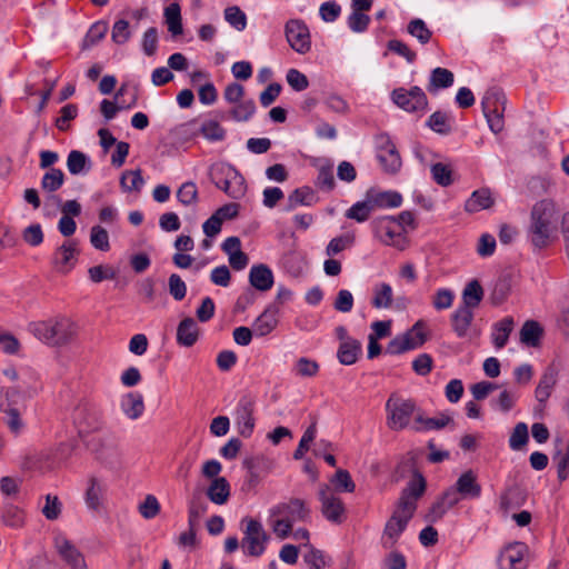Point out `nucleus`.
Listing matches in <instances>:
<instances>
[{
    "label": "nucleus",
    "mask_w": 569,
    "mask_h": 569,
    "mask_svg": "<svg viewBox=\"0 0 569 569\" xmlns=\"http://www.w3.org/2000/svg\"><path fill=\"white\" fill-rule=\"evenodd\" d=\"M408 32L415 37L421 44H426L431 39L432 32L421 19H413L407 27Z\"/></svg>",
    "instance_id": "51"
},
{
    "label": "nucleus",
    "mask_w": 569,
    "mask_h": 569,
    "mask_svg": "<svg viewBox=\"0 0 569 569\" xmlns=\"http://www.w3.org/2000/svg\"><path fill=\"white\" fill-rule=\"evenodd\" d=\"M387 426L391 430H402L409 426L410 419L416 411V403L411 399H403L391 395L386 402Z\"/></svg>",
    "instance_id": "3"
},
{
    "label": "nucleus",
    "mask_w": 569,
    "mask_h": 569,
    "mask_svg": "<svg viewBox=\"0 0 569 569\" xmlns=\"http://www.w3.org/2000/svg\"><path fill=\"white\" fill-rule=\"evenodd\" d=\"M557 382V371L553 367H548L543 372L535 391L536 399L543 403L551 395V390Z\"/></svg>",
    "instance_id": "31"
},
{
    "label": "nucleus",
    "mask_w": 569,
    "mask_h": 569,
    "mask_svg": "<svg viewBox=\"0 0 569 569\" xmlns=\"http://www.w3.org/2000/svg\"><path fill=\"white\" fill-rule=\"evenodd\" d=\"M393 291L389 283L381 282L373 288L371 305L376 309H388L392 306Z\"/></svg>",
    "instance_id": "40"
},
{
    "label": "nucleus",
    "mask_w": 569,
    "mask_h": 569,
    "mask_svg": "<svg viewBox=\"0 0 569 569\" xmlns=\"http://www.w3.org/2000/svg\"><path fill=\"white\" fill-rule=\"evenodd\" d=\"M528 426L519 422L515 426L509 439V446L512 450H521L528 442Z\"/></svg>",
    "instance_id": "55"
},
{
    "label": "nucleus",
    "mask_w": 569,
    "mask_h": 569,
    "mask_svg": "<svg viewBox=\"0 0 569 569\" xmlns=\"http://www.w3.org/2000/svg\"><path fill=\"white\" fill-rule=\"evenodd\" d=\"M453 488L463 499H477L481 495V486L471 470L463 472L456 481Z\"/></svg>",
    "instance_id": "20"
},
{
    "label": "nucleus",
    "mask_w": 569,
    "mask_h": 569,
    "mask_svg": "<svg viewBox=\"0 0 569 569\" xmlns=\"http://www.w3.org/2000/svg\"><path fill=\"white\" fill-rule=\"evenodd\" d=\"M321 512L325 518L333 523H341L345 519V506L340 498L332 495L326 486L319 491Z\"/></svg>",
    "instance_id": "14"
},
{
    "label": "nucleus",
    "mask_w": 569,
    "mask_h": 569,
    "mask_svg": "<svg viewBox=\"0 0 569 569\" xmlns=\"http://www.w3.org/2000/svg\"><path fill=\"white\" fill-rule=\"evenodd\" d=\"M378 153L377 158L387 173H396L402 166L400 154L390 140L389 136L380 134L377 138Z\"/></svg>",
    "instance_id": "12"
},
{
    "label": "nucleus",
    "mask_w": 569,
    "mask_h": 569,
    "mask_svg": "<svg viewBox=\"0 0 569 569\" xmlns=\"http://www.w3.org/2000/svg\"><path fill=\"white\" fill-rule=\"evenodd\" d=\"M319 371V365L317 361L309 358H299L295 365V372L299 377L310 378L315 377Z\"/></svg>",
    "instance_id": "61"
},
{
    "label": "nucleus",
    "mask_w": 569,
    "mask_h": 569,
    "mask_svg": "<svg viewBox=\"0 0 569 569\" xmlns=\"http://www.w3.org/2000/svg\"><path fill=\"white\" fill-rule=\"evenodd\" d=\"M108 28L109 27L106 21H98L93 23L83 39V49L90 48L97 44L101 39H103L108 31Z\"/></svg>",
    "instance_id": "49"
},
{
    "label": "nucleus",
    "mask_w": 569,
    "mask_h": 569,
    "mask_svg": "<svg viewBox=\"0 0 569 569\" xmlns=\"http://www.w3.org/2000/svg\"><path fill=\"white\" fill-rule=\"evenodd\" d=\"M367 196L373 207L377 208H397L402 203V197L397 191H381L377 192L369 190Z\"/></svg>",
    "instance_id": "27"
},
{
    "label": "nucleus",
    "mask_w": 569,
    "mask_h": 569,
    "mask_svg": "<svg viewBox=\"0 0 569 569\" xmlns=\"http://www.w3.org/2000/svg\"><path fill=\"white\" fill-rule=\"evenodd\" d=\"M233 104L234 107L230 110V113L237 121H247L256 111L253 100H240Z\"/></svg>",
    "instance_id": "57"
},
{
    "label": "nucleus",
    "mask_w": 569,
    "mask_h": 569,
    "mask_svg": "<svg viewBox=\"0 0 569 569\" xmlns=\"http://www.w3.org/2000/svg\"><path fill=\"white\" fill-rule=\"evenodd\" d=\"M144 184L141 170H126L122 172L120 178V186L126 192H140Z\"/></svg>",
    "instance_id": "43"
},
{
    "label": "nucleus",
    "mask_w": 569,
    "mask_h": 569,
    "mask_svg": "<svg viewBox=\"0 0 569 569\" xmlns=\"http://www.w3.org/2000/svg\"><path fill=\"white\" fill-rule=\"evenodd\" d=\"M332 483L336 486L338 491L353 492L356 485L351 479L350 473L345 469H339L332 478Z\"/></svg>",
    "instance_id": "62"
},
{
    "label": "nucleus",
    "mask_w": 569,
    "mask_h": 569,
    "mask_svg": "<svg viewBox=\"0 0 569 569\" xmlns=\"http://www.w3.org/2000/svg\"><path fill=\"white\" fill-rule=\"evenodd\" d=\"M426 489L425 478L420 473H416V478L411 480L408 486L402 490L398 501V507H402V502H407L412 507V513L417 508V499L422 496Z\"/></svg>",
    "instance_id": "21"
},
{
    "label": "nucleus",
    "mask_w": 569,
    "mask_h": 569,
    "mask_svg": "<svg viewBox=\"0 0 569 569\" xmlns=\"http://www.w3.org/2000/svg\"><path fill=\"white\" fill-rule=\"evenodd\" d=\"M373 207L366 196L363 201H358L353 206H351L345 213L348 219L356 220L357 222H365L369 219L371 212L373 211Z\"/></svg>",
    "instance_id": "44"
},
{
    "label": "nucleus",
    "mask_w": 569,
    "mask_h": 569,
    "mask_svg": "<svg viewBox=\"0 0 569 569\" xmlns=\"http://www.w3.org/2000/svg\"><path fill=\"white\" fill-rule=\"evenodd\" d=\"M286 39L296 52L305 54L311 49V39L308 27L302 20L291 19L284 26Z\"/></svg>",
    "instance_id": "11"
},
{
    "label": "nucleus",
    "mask_w": 569,
    "mask_h": 569,
    "mask_svg": "<svg viewBox=\"0 0 569 569\" xmlns=\"http://www.w3.org/2000/svg\"><path fill=\"white\" fill-rule=\"evenodd\" d=\"M543 329L535 320H527L520 330V341L528 347H537L540 343Z\"/></svg>",
    "instance_id": "36"
},
{
    "label": "nucleus",
    "mask_w": 569,
    "mask_h": 569,
    "mask_svg": "<svg viewBox=\"0 0 569 569\" xmlns=\"http://www.w3.org/2000/svg\"><path fill=\"white\" fill-rule=\"evenodd\" d=\"M199 131L209 141H221L226 134L224 129L214 120L203 121Z\"/></svg>",
    "instance_id": "52"
},
{
    "label": "nucleus",
    "mask_w": 569,
    "mask_h": 569,
    "mask_svg": "<svg viewBox=\"0 0 569 569\" xmlns=\"http://www.w3.org/2000/svg\"><path fill=\"white\" fill-rule=\"evenodd\" d=\"M28 330L38 340L51 347L66 346L77 333L74 322L63 316L42 321L30 322Z\"/></svg>",
    "instance_id": "2"
},
{
    "label": "nucleus",
    "mask_w": 569,
    "mask_h": 569,
    "mask_svg": "<svg viewBox=\"0 0 569 569\" xmlns=\"http://www.w3.org/2000/svg\"><path fill=\"white\" fill-rule=\"evenodd\" d=\"M92 163L89 157L79 150H72L67 158V168L73 176L86 174L91 170Z\"/></svg>",
    "instance_id": "29"
},
{
    "label": "nucleus",
    "mask_w": 569,
    "mask_h": 569,
    "mask_svg": "<svg viewBox=\"0 0 569 569\" xmlns=\"http://www.w3.org/2000/svg\"><path fill=\"white\" fill-rule=\"evenodd\" d=\"M483 298V289L478 280L469 281L462 291V305L460 307L473 310Z\"/></svg>",
    "instance_id": "33"
},
{
    "label": "nucleus",
    "mask_w": 569,
    "mask_h": 569,
    "mask_svg": "<svg viewBox=\"0 0 569 569\" xmlns=\"http://www.w3.org/2000/svg\"><path fill=\"white\" fill-rule=\"evenodd\" d=\"M179 202L186 207L196 206L198 202V188L194 182L187 181L177 190Z\"/></svg>",
    "instance_id": "48"
},
{
    "label": "nucleus",
    "mask_w": 569,
    "mask_h": 569,
    "mask_svg": "<svg viewBox=\"0 0 569 569\" xmlns=\"http://www.w3.org/2000/svg\"><path fill=\"white\" fill-rule=\"evenodd\" d=\"M315 202V192L308 188H298L288 197L287 211L295 210L298 206H311Z\"/></svg>",
    "instance_id": "42"
},
{
    "label": "nucleus",
    "mask_w": 569,
    "mask_h": 569,
    "mask_svg": "<svg viewBox=\"0 0 569 569\" xmlns=\"http://www.w3.org/2000/svg\"><path fill=\"white\" fill-rule=\"evenodd\" d=\"M269 536L262 525L253 519H249L241 545L244 552L252 557L261 556L266 550V543Z\"/></svg>",
    "instance_id": "10"
},
{
    "label": "nucleus",
    "mask_w": 569,
    "mask_h": 569,
    "mask_svg": "<svg viewBox=\"0 0 569 569\" xmlns=\"http://www.w3.org/2000/svg\"><path fill=\"white\" fill-rule=\"evenodd\" d=\"M237 177V171L227 166L219 168L211 177L212 182L217 188L224 191L228 196L237 198L238 194L231 191V179Z\"/></svg>",
    "instance_id": "34"
},
{
    "label": "nucleus",
    "mask_w": 569,
    "mask_h": 569,
    "mask_svg": "<svg viewBox=\"0 0 569 569\" xmlns=\"http://www.w3.org/2000/svg\"><path fill=\"white\" fill-rule=\"evenodd\" d=\"M249 282L259 291H268L273 284L271 269L263 263L252 266L249 271Z\"/></svg>",
    "instance_id": "25"
},
{
    "label": "nucleus",
    "mask_w": 569,
    "mask_h": 569,
    "mask_svg": "<svg viewBox=\"0 0 569 569\" xmlns=\"http://www.w3.org/2000/svg\"><path fill=\"white\" fill-rule=\"evenodd\" d=\"M560 211L551 199L536 202L530 212L528 236L535 248H546L556 237Z\"/></svg>",
    "instance_id": "1"
},
{
    "label": "nucleus",
    "mask_w": 569,
    "mask_h": 569,
    "mask_svg": "<svg viewBox=\"0 0 569 569\" xmlns=\"http://www.w3.org/2000/svg\"><path fill=\"white\" fill-rule=\"evenodd\" d=\"M427 126L432 131L447 136L452 131V117L450 113L436 111L429 117Z\"/></svg>",
    "instance_id": "39"
},
{
    "label": "nucleus",
    "mask_w": 569,
    "mask_h": 569,
    "mask_svg": "<svg viewBox=\"0 0 569 569\" xmlns=\"http://www.w3.org/2000/svg\"><path fill=\"white\" fill-rule=\"evenodd\" d=\"M208 505L200 493H194L188 502V525L198 527L201 517L207 512Z\"/></svg>",
    "instance_id": "38"
},
{
    "label": "nucleus",
    "mask_w": 569,
    "mask_h": 569,
    "mask_svg": "<svg viewBox=\"0 0 569 569\" xmlns=\"http://www.w3.org/2000/svg\"><path fill=\"white\" fill-rule=\"evenodd\" d=\"M71 418L79 435L88 433L99 427L98 410L86 399L78 400L72 409Z\"/></svg>",
    "instance_id": "8"
},
{
    "label": "nucleus",
    "mask_w": 569,
    "mask_h": 569,
    "mask_svg": "<svg viewBox=\"0 0 569 569\" xmlns=\"http://www.w3.org/2000/svg\"><path fill=\"white\" fill-rule=\"evenodd\" d=\"M77 241H64L59 248H57L56 252L53 253L52 263L59 272L67 273L73 268L77 260Z\"/></svg>",
    "instance_id": "17"
},
{
    "label": "nucleus",
    "mask_w": 569,
    "mask_h": 569,
    "mask_svg": "<svg viewBox=\"0 0 569 569\" xmlns=\"http://www.w3.org/2000/svg\"><path fill=\"white\" fill-rule=\"evenodd\" d=\"M505 106L506 96L501 90L489 89L486 91L481 107L488 126L493 133H499L503 129Z\"/></svg>",
    "instance_id": "4"
},
{
    "label": "nucleus",
    "mask_w": 569,
    "mask_h": 569,
    "mask_svg": "<svg viewBox=\"0 0 569 569\" xmlns=\"http://www.w3.org/2000/svg\"><path fill=\"white\" fill-rule=\"evenodd\" d=\"M160 503L157 497L153 495H147L144 500L138 506L139 513L147 520L157 517L160 512Z\"/></svg>",
    "instance_id": "56"
},
{
    "label": "nucleus",
    "mask_w": 569,
    "mask_h": 569,
    "mask_svg": "<svg viewBox=\"0 0 569 569\" xmlns=\"http://www.w3.org/2000/svg\"><path fill=\"white\" fill-rule=\"evenodd\" d=\"M416 425L413 426L415 431H428V430H440L452 422L450 416L441 413L433 418H423L418 415L415 419Z\"/></svg>",
    "instance_id": "35"
},
{
    "label": "nucleus",
    "mask_w": 569,
    "mask_h": 569,
    "mask_svg": "<svg viewBox=\"0 0 569 569\" xmlns=\"http://www.w3.org/2000/svg\"><path fill=\"white\" fill-rule=\"evenodd\" d=\"M473 320V310L458 307L456 311L451 315V326L452 330L459 338H463L467 336L468 330Z\"/></svg>",
    "instance_id": "28"
},
{
    "label": "nucleus",
    "mask_w": 569,
    "mask_h": 569,
    "mask_svg": "<svg viewBox=\"0 0 569 569\" xmlns=\"http://www.w3.org/2000/svg\"><path fill=\"white\" fill-rule=\"evenodd\" d=\"M97 460L109 470H118L122 462V450L113 437H101L94 449Z\"/></svg>",
    "instance_id": "9"
},
{
    "label": "nucleus",
    "mask_w": 569,
    "mask_h": 569,
    "mask_svg": "<svg viewBox=\"0 0 569 569\" xmlns=\"http://www.w3.org/2000/svg\"><path fill=\"white\" fill-rule=\"evenodd\" d=\"M317 433V422L313 421L303 432L297 449L293 452V459L300 460L309 450V445L315 440Z\"/></svg>",
    "instance_id": "53"
},
{
    "label": "nucleus",
    "mask_w": 569,
    "mask_h": 569,
    "mask_svg": "<svg viewBox=\"0 0 569 569\" xmlns=\"http://www.w3.org/2000/svg\"><path fill=\"white\" fill-rule=\"evenodd\" d=\"M90 242L98 250L108 251L110 249L108 231L100 226L91 228Z\"/></svg>",
    "instance_id": "60"
},
{
    "label": "nucleus",
    "mask_w": 569,
    "mask_h": 569,
    "mask_svg": "<svg viewBox=\"0 0 569 569\" xmlns=\"http://www.w3.org/2000/svg\"><path fill=\"white\" fill-rule=\"evenodd\" d=\"M375 236L386 246H392L403 250L406 248V236L401 226L395 217L383 216L372 221Z\"/></svg>",
    "instance_id": "6"
},
{
    "label": "nucleus",
    "mask_w": 569,
    "mask_h": 569,
    "mask_svg": "<svg viewBox=\"0 0 569 569\" xmlns=\"http://www.w3.org/2000/svg\"><path fill=\"white\" fill-rule=\"evenodd\" d=\"M425 323L422 320L417 321L411 329L406 331L402 336L407 338L412 349L421 347L426 342V335L423 331Z\"/></svg>",
    "instance_id": "59"
},
{
    "label": "nucleus",
    "mask_w": 569,
    "mask_h": 569,
    "mask_svg": "<svg viewBox=\"0 0 569 569\" xmlns=\"http://www.w3.org/2000/svg\"><path fill=\"white\" fill-rule=\"evenodd\" d=\"M453 83V73L445 68H436L432 70L430 76L429 91L437 90L439 88H448Z\"/></svg>",
    "instance_id": "47"
},
{
    "label": "nucleus",
    "mask_w": 569,
    "mask_h": 569,
    "mask_svg": "<svg viewBox=\"0 0 569 569\" xmlns=\"http://www.w3.org/2000/svg\"><path fill=\"white\" fill-rule=\"evenodd\" d=\"M252 413V401L248 398H242L237 407L236 420L238 423L239 433L244 438L250 437L254 428V418Z\"/></svg>",
    "instance_id": "18"
},
{
    "label": "nucleus",
    "mask_w": 569,
    "mask_h": 569,
    "mask_svg": "<svg viewBox=\"0 0 569 569\" xmlns=\"http://www.w3.org/2000/svg\"><path fill=\"white\" fill-rule=\"evenodd\" d=\"M527 546L522 542H513L505 547L499 557L498 566L500 569H525V555Z\"/></svg>",
    "instance_id": "15"
},
{
    "label": "nucleus",
    "mask_w": 569,
    "mask_h": 569,
    "mask_svg": "<svg viewBox=\"0 0 569 569\" xmlns=\"http://www.w3.org/2000/svg\"><path fill=\"white\" fill-rule=\"evenodd\" d=\"M131 37L129 22L124 19H120L114 22L111 32V39L118 44L126 43Z\"/></svg>",
    "instance_id": "63"
},
{
    "label": "nucleus",
    "mask_w": 569,
    "mask_h": 569,
    "mask_svg": "<svg viewBox=\"0 0 569 569\" xmlns=\"http://www.w3.org/2000/svg\"><path fill=\"white\" fill-rule=\"evenodd\" d=\"M64 182V173L60 169H49L41 179V189L46 192L59 190Z\"/></svg>",
    "instance_id": "46"
},
{
    "label": "nucleus",
    "mask_w": 569,
    "mask_h": 569,
    "mask_svg": "<svg viewBox=\"0 0 569 569\" xmlns=\"http://www.w3.org/2000/svg\"><path fill=\"white\" fill-rule=\"evenodd\" d=\"M525 497L519 488H511L500 498V508L508 512L511 509L519 508L523 503Z\"/></svg>",
    "instance_id": "50"
},
{
    "label": "nucleus",
    "mask_w": 569,
    "mask_h": 569,
    "mask_svg": "<svg viewBox=\"0 0 569 569\" xmlns=\"http://www.w3.org/2000/svg\"><path fill=\"white\" fill-rule=\"evenodd\" d=\"M169 293L177 301L182 300L187 295V286L181 277L172 273L168 279Z\"/></svg>",
    "instance_id": "64"
},
{
    "label": "nucleus",
    "mask_w": 569,
    "mask_h": 569,
    "mask_svg": "<svg viewBox=\"0 0 569 569\" xmlns=\"http://www.w3.org/2000/svg\"><path fill=\"white\" fill-rule=\"evenodd\" d=\"M392 101L407 112H425L428 107L426 93L419 87L409 90L397 88L391 93Z\"/></svg>",
    "instance_id": "7"
},
{
    "label": "nucleus",
    "mask_w": 569,
    "mask_h": 569,
    "mask_svg": "<svg viewBox=\"0 0 569 569\" xmlns=\"http://www.w3.org/2000/svg\"><path fill=\"white\" fill-rule=\"evenodd\" d=\"M164 20L168 26V31L173 36H180L183 32L181 9L177 2H173L164 8Z\"/></svg>",
    "instance_id": "37"
},
{
    "label": "nucleus",
    "mask_w": 569,
    "mask_h": 569,
    "mask_svg": "<svg viewBox=\"0 0 569 569\" xmlns=\"http://www.w3.org/2000/svg\"><path fill=\"white\" fill-rule=\"evenodd\" d=\"M107 491V485L103 480L91 476L87 481L84 501L90 510L98 511L101 508L103 497Z\"/></svg>",
    "instance_id": "19"
},
{
    "label": "nucleus",
    "mask_w": 569,
    "mask_h": 569,
    "mask_svg": "<svg viewBox=\"0 0 569 569\" xmlns=\"http://www.w3.org/2000/svg\"><path fill=\"white\" fill-rule=\"evenodd\" d=\"M207 496L216 505L226 503L230 496V485L227 479L223 477L214 478L207 489Z\"/></svg>",
    "instance_id": "30"
},
{
    "label": "nucleus",
    "mask_w": 569,
    "mask_h": 569,
    "mask_svg": "<svg viewBox=\"0 0 569 569\" xmlns=\"http://www.w3.org/2000/svg\"><path fill=\"white\" fill-rule=\"evenodd\" d=\"M278 513H286V518L290 520H305L309 510L306 508L305 502L300 499H292L288 505L278 507Z\"/></svg>",
    "instance_id": "45"
},
{
    "label": "nucleus",
    "mask_w": 569,
    "mask_h": 569,
    "mask_svg": "<svg viewBox=\"0 0 569 569\" xmlns=\"http://www.w3.org/2000/svg\"><path fill=\"white\" fill-rule=\"evenodd\" d=\"M495 199L489 189L482 188L472 192L470 198L466 201L465 209L468 212H478L492 207Z\"/></svg>",
    "instance_id": "26"
},
{
    "label": "nucleus",
    "mask_w": 569,
    "mask_h": 569,
    "mask_svg": "<svg viewBox=\"0 0 569 569\" xmlns=\"http://www.w3.org/2000/svg\"><path fill=\"white\" fill-rule=\"evenodd\" d=\"M513 319L511 317H506L498 321L493 326L492 331V341L497 348H503L508 341L509 335L513 329Z\"/></svg>",
    "instance_id": "41"
},
{
    "label": "nucleus",
    "mask_w": 569,
    "mask_h": 569,
    "mask_svg": "<svg viewBox=\"0 0 569 569\" xmlns=\"http://www.w3.org/2000/svg\"><path fill=\"white\" fill-rule=\"evenodd\" d=\"M224 19L231 27H233L238 31H242L246 29L247 17L244 12L237 6L228 7L224 9Z\"/></svg>",
    "instance_id": "54"
},
{
    "label": "nucleus",
    "mask_w": 569,
    "mask_h": 569,
    "mask_svg": "<svg viewBox=\"0 0 569 569\" xmlns=\"http://www.w3.org/2000/svg\"><path fill=\"white\" fill-rule=\"evenodd\" d=\"M361 353V343L356 339H346L341 341L337 357L342 365H353Z\"/></svg>",
    "instance_id": "32"
},
{
    "label": "nucleus",
    "mask_w": 569,
    "mask_h": 569,
    "mask_svg": "<svg viewBox=\"0 0 569 569\" xmlns=\"http://www.w3.org/2000/svg\"><path fill=\"white\" fill-rule=\"evenodd\" d=\"M120 408L123 415L130 420L139 419L144 411L143 396L139 392H128L120 401Z\"/></svg>",
    "instance_id": "23"
},
{
    "label": "nucleus",
    "mask_w": 569,
    "mask_h": 569,
    "mask_svg": "<svg viewBox=\"0 0 569 569\" xmlns=\"http://www.w3.org/2000/svg\"><path fill=\"white\" fill-rule=\"evenodd\" d=\"M463 498L452 487L448 488L441 497L432 503L426 520L429 522H437L447 513L448 510L457 506Z\"/></svg>",
    "instance_id": "16"
},
{
    "label": "nucleus",
    "mask_w": 569,
    "mask_h": 569,
    "mask_svg": "<svg viewBox=\"0 0 569 569\" xmlns=\"http://www.w3.org/2000/svg\"><path fill=\"white\" fill-rule=\"evenodd\" d=\"M199 338V327L196 320L187 317L180 321L177 328V342L182 347H192Z\"/></svg>",
    "instance_id": "24"
},
{
    "label": "nucleus",
    "mask_w": 569,
    "mask_h": 569,
    "mask_svg": "<svg viewBox=\"0 0 569 569\" xmlns=\"http://www.w3.org/2000/svg\"><path fill=\"white\" fill-rule=\"evenodd\" d=\"M279 308L276 303L270 305L254 321L253 332L263 337L269 335L278 323Z\"/></svg>",
    "instance_id": "22"
},
{
    "label": "nucleus",
    "mask_w": 569,
    "mask_h": 569,
    "mask_svg": "<svg viewBox=\"0 0 569 569\" xmlns=\"http://www.w3.org/2000/svg\"><path fill=\"white\" fill-rule=\"evenodd\" d=\"M53 546L57 553L71 569H88L83 555L63 535L54 537Z\"/></svg>",
    "instance_id": "13"
},
{
    "label": "nucleus",
    "mask_w": 569,
    "mask_h": 569,
    "mask_svg": "<svg viewBox=\"0 0 569 569\" xmlns=\"http://www.w3.org/2000/svg\"><path fill=\"white\" fill-rule=\"evenodd\" d=\"M412 516V507L407 502L403 501L401 508L397 506L383 529L381 537V545L383 548L391 549L395 547Z\"/></svg>",
    "instance_id": "5"
},
{
    "label": "nucleus",
    "mask_w": 569,
    "mask_h": 569,
    "mask_svg": "<svg viewBox=\"0 0 569 569\" xmlns=\"http://www.w3.org/2000/svg\"><path fill=\"white\" fill-rule=\"evenodd\" d=\"M432 179L441 187H448L452 183V170L449 164L437 162L431 166Z\"/></svg>",
    "instance_id": "58"
}]
</instances>
